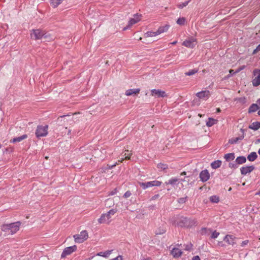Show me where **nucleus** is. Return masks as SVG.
<instances>
[{
    "mask_svg": "<svg viewBox=\"0 0 260 260\" xmlns=\"http://www.w3.org/2000/svg\"><path fill=\"white\" fill-rule=\"evenodd\" d=\"M169 25H165L160 26L157 30L155 31H148L145 33L144 37L145 38L156 37L162 33L167 32L169 29Z\"/></svg>",
    "mask_w": 260,
    "mask_h": 260,
    "instance_id": "nucleus-1",
    "label": "nucleus"
},
{
    "mask_svg": "<svg viewBox=\"0 0 260 260\" xmlns=\"http://www.w3.org/2000/svg\"><path fill=\"white\" fill-rule=\"evenodd\" d=\"M31 38L34 40L43 39L47 38L48 35L44 31L39 29H33L30 34Z\"/></svg>",
    "mask_w": 260,
    "mask_h": 260,
    "instance_id": "nucleus-2",
    "label": "nucleus"
},
{
    "mask_svg": "<svg viewBox=\"0 0 260 260\" xmlns=\"http://www.w3.org/2000/svg\"><path fill=\"white\" fill-rule=\"evenodd\" d=\"M48 126L46 125L45 126L38 125L36 131V135L37 138H40L46 136L48 134Z\"/></svg>",
    "mask_w": 260,
    "mask_h": 260,
    "instance_id": "nucleus-3",
    "label": "nucleus"
},
{
    "mask_svg": "<svg viewBox=\"0 0 260 260\" xmlns=\"http://www.w3.org/2000/svg\"><path fill=\"white\" fill-rule=\"evenodd\" d=\"M161 184V182L158 180H154L147 182L140 183V186L143 189L151 187L153 186H159Z\"/></svg>",
    "mask_w": 260,
    "mask_h": 260,
    "instance_id": "nucleus-4",
    "label": "nucleus"
},
{
    "mask_svg": "<svg viewBox=\"0 0 260 260\" xmlns=\"http://www.w3.org/2000/svg\"><path fill=\"white\" fill-rule=\"evenodd\" d=\"M88 237V233L86 231H82L80 234L74 235L75 241L77 243H82L86 240Z\"/></svg>",
    "mask_w": 260,
    "mask_h": 260,
    "instance_id": "nucleus-5",
    "label": "nucleus"
},
{
    "mask_svg": "<svg viewBox=\"0 0 260 260\" xmlns=\"http://www.w3.org/2000/svg\"><path fill=\"white\" fill-rule=\"evenodd\" d=\"M237 238L231 235H226L223 238V241L229 245L234 246L236 244Z\"/></svg>",
    "mask_w": 260,
    "mask_h": 260,
    "instance_id": "nucleus-6",
    "label": "nucleus"
},
{
    "mask_svg": "<svg viewBox=\"0 0 260 260\" xmlns=\"http://www.w3.org/2000/svg\"><path fill=\"white\" fill-rule=\"evenodd\" d=\"M197 43V40L194 38H191L188 40H185L183 42L182 45L186 47L193 48L195 47Z\"/></svg>",
    "mask_w": 260,
    "mask_h": 260,
    "instance_id": "nucleus-7",
    "label": "nucleus"
},
{
    "mask_svg": "<svg viewBox=\"0 0 260 260\" xmlns=\"http://www.w3.org/2000/svg\"><path fill=\"white\" fill-rule=\"evenodd\" d=\"M196 96L200 99L206 101L210 96V92L209 90H203L197 92Z\"/></svg>",
    "mask_w": 260,
    "mask_h": 260,
    "instance_id": "nucleus-8",
    "label": "nucleus"
},
{
    "mask_svg": "<svg viewBox=\"0 0 260 260\" xmlns=\"http://www.w3.org/2000/svg\"><path fill=\"white\" fill-rule=\"evenodd\" d=\"M20 225V221H17L15 222L9 223L10 227V234L13 235L15 234L19 230Z\"/></svg>",
    "mask_w": 260,
    "mask_h": 260,
    "instance_id": "nucleus-9",
    "label": "nucleus"
},
{
    "mask_svg": "<svg viewBox=\"0 0 260 260\" xmlns=\"http://www.w3.org/2000/svg\"><path fill=\"white\" fill-rule=\"evenodd\" d=\"M77 249V247L76 245H74L72 246H70L66 248L61 254V257H65L66 256L71 254L74 251H75Z\"/></svg>",
    "mask_w": 260,
    "mask_h": 260,
    "instance_id": "nucleus-10",
    "label": "nucleus"
},
{
    "mask_svg": "<svg viewBox=\"0 0 260 260\" xmlns=\"http://www.w3.org/2000/svg\"><path fill=\"white\" fill-rule=\"evenodd\" d=\"M254 76H257L252 80V84L254 86H257L260 84V70L256 69L253 71Z\"/></svg>",
    "mask_w": 260,
    "mask_h": 260,
    "instance_id": "nucleus-11",
    "label": "nucleus"
},
{
    "mask_svg": "<svg viewBox=\"0 0 260 260\" xmlns=\"http://www.w3.org/2000/svg\"><path fill=\"white\" fill-rule=\"evenodd\" d=\"M151 95L157 98H164L167 96L165 91L159 89H152L151 90Z\"/></svg>",
    "mask_w": 260,
    "mask_h": 260,
    "instance_id": "nucleus-12",
    "label": "nucleus"
},
{
    "mask_svg": "<svg viewBox=\"0 0 260 260\" xmlns=\"http://www.w3.org/2000/svg\"><path fill=\"white\" fill-rule=\"evenodd\" d=\"M200 178L203 182L207 181L210 178V174L207 170L202 171L200 174Z\"/></svg>",
    "mask_w": 260,
    "mask_h": 260,
    "instance_id": "nucleus-13",
    "label": "nucleus"
},
{
    "mask_svg": "<svg viewBox=\"0 0 260 260\" xmlns=\"http://www.w3.org/2000/svg\"><path fill=\"white\" fill-rule=\"evenodd\" d=\"M110 218L111 216H110L107 213L106 214H103L101 217L98 219V221L100 223H109Z\"/></svg>",
    "mask_w": 260,
    "mask_h": 260,
    "instance_id": "nucleus-14",
    "label": "nucleus"
},
{
    "mask_svg": "<svg viewBox=\"0 0 260 260\" xmlns=\"http://www.w3.org/2000/svg\"><path fill=\"white\" fill-rule=\"evenodd\" d=\"M254 169L252 166L243 167L241 168V173L243 175H246L247 173H250Z\"/></svg>",
    "mask_w": 260,
    "mask_h": 260,
    "instance_id": "nucleus-15",
    "label": "nucleus"
},
{
    "mask_svg": "<svg viewBox=\"0 0 260 260\" xmlns=\"http://www.w3.org/2000/svg\"><path fill=\"white\" fill-rule=\"evenodd\" d=\"M142 19V15L140 14H135L131 18V25L135 24L139 22Z\"/></svg>",
    "mask_w": 260,
    "mask_h": 260,
    "instance_id": "nucleus-16",
    "label": "nucleus"
},
{
    "mask_svg": "<svg viewBox=\"0 0 260 260\" xmlns=\"http://www.w3.org/2000/svg\"><path fill=\"white\" fill-rule=\"evenodd\" d=\"M179 179L177 178H171L168 181L165 182L166 185H171L173 186L177 185L178 184Z\"/></svg>",
    "mask_w": 260,
    "mask_h": 260,
    "instance_id": "nucleus-17",
    "label": "nucleus"
},
{
    "mask_svg": "<svg viewBox=\"0 0 260 260\" xmlns=\"http://www.w3.org/2000/svg\"><path fill=\"white\" fill-rule=\"evenodd\" d=\"M171 253L173 255V257H178L182 255V252L181 251V250L180 249H179L178 248H174L171 250Z\"/></svg>",
    "mask_w": 260,
    "mask_h": 260,
    "instance_id": "nucleus-18",
    "label": "nucleus"
},
{
    "mask_svg": "<svg viewBox=\"0 0 260 260\" xmlns=\"http://www.w3.org/2000/svg\"><path fill=\"white\" fill-rule=\"evenodd\" d=\"M188 219L186 217H182L180 218L179 221L177 223V225L183 227L187 225Z\"/></svg>",
    "mask_w": 260,
    "mask_h": 260,
    "instance_id": "nucleus-19",
    "label": "nucleus"
},
{
    "mask_svg": "<svg viewBox=\"0 0 260 260\" xmlns=\"http://www.w3.org/2000/svg\"><path fill=\"white\" fill-rule=\"evenodd\" d=\"M250 129L253 130H257L260 127V122L256 121L252 123L248 126Z\"/></svg>",
    "mask_w": 260,
    "mask_h": 260,
    "instance_id": "nucleus-20",
    "label": "nucleus"
},
{
    "mask_svg": "<svg viewBox=\"0 0 260 260\" xmlns=\"http://www.w3.org/2000/svg\"><path fill=\"white\" fill-rule=\"evenodd\" d=\"M27 137V135H25V134L23 135L20 137L14 138V139H13L12 140H11V142H13V143L19 142H20V141H22L23 140L26 139Z\"/></svg>",
    "mask_w": 260,
    "mask_h": 260,
    "instance_id": "nucleus-21",
    "label": "nucleus"
},
{
    "mask_svg": "<svg viewBox=\"0 0 260 260\" xmlns=\"http://www.w3.org/2000/svg\"><path fill=\"white\" fill-rule=\"evenodd\" d=\"M1 230L8 234H10V227L9 224H4L1 226Z\"/></svg>",
    "mask_w": 260,
    "mask_h": 260,
    "instance_id": "nucleus-22",
    "label": "nucleus"
},
{
    "mask_svg": "<svg viewBox=\"0 0 260 260\" xmlns=\"http://www.w3.org/2000/svg\"><path fill=\"white\" fill-rule=\"evenodd\" d=\"M221 161L220 160H215L211 164V167L214 169H216L217 168H219L221 166Z\"/></svg>",
    "mask_w": 260,
    "mask_h": 260,
    "instance_id": "nucleus-23",
    "label": "nucleus"
},
{
    "mask_svg": "<svg viewBox=\"0 0 260 260\" xmlns=\"http://www.w3.org/2000/svg\"><path fill=\"white\" fill-rule=\"evenodd\" d=\"M218 120L212 118H209L206 122V125L208 127H211L214 124L217 123Z\"/></svg>",
    "mask_w": 260,
    "mask_h": 260,
    "instance_id": "nucleus-24",
    "label": "nucleus"
},
{
    "mask_svg": "<svg viewBox=\"0 0 260 260\" xmlns=\"http://www.w3.org/2000/svg\"><path fill=\"white\" fill-rule=\"evenodd\" d=\"M224 158L228 161L232 160L235 158V154L234 153H227L224 155Z\"/></svg>",
    "mask_w": 260,
    "mask_h": 260,
    "instance_id": "nucleus-25",
    "label": "nucleus"
},
{
    "mask_svg": "<svg viewBox=\"0 0 260 260\" xmlns=\"http://www.w3.org/2000/svg\"><path fill=\"white\" fill-rule=\"evenodd\" d=\"M112 250H107L104 252H100L97 253L96 255L103 256L104 257H108L111 253Z\"/></svg>",
    "mask_w": 260,
    "mask_h": 260,
    "instance_id": "nucleus-26",
    "label": "nucleus"
},
{
    "mask_svg": "<svg viewBox=\"0 0 260 260\" xmlns=\"http://www.w3.org/2000/svg\"><path fill=\"white\" fill-rule=\"evenodd\" d=\"M257 154L256 152H251L247 156V158L249 161H254L257 158Z\"/></svg>",
    "mask_w": 260,
    "mask_h": 260,
    "instance_id": "nucleus-27",
    "label": "nucleus"
},
{
    "mask_svg": "<svg viewBox=\"0 0 260 260\" xmlns=\"http://www.w3.org/2000/svg\"><path fill=\"white\" fill-rule=\"evenodd\" d=\"M246 161V159L244 156H239L236 159V162L238 164H242L245 163Z\"/></svg>",
    "mask_w": 260,
    "mask_h": 260,
    "instance_id": "nucleus-28",
    "label": "nucleus"
},
{
    "mask_svg": "<svg viewBox=\"0 0 260 260\" xmlns=\"http://www.w3.org/2000/svg\"><path fill=\"white\" fill-rule=\"evenodd\" d=\"M258 109V106L256 104H252L250 106L249 108L248 111L249 113L254 112L257 111Z\"/></svg>",
    "mask_w": 260,
    "mask_h": 260,
    "instance_id": "nucleus-29",
    "label": "nucleus"
},
{
    "mask_svg": "<svg viewBox=\"0 0 260 260\" xmlns=\"http://www.w3.org/2000/svg\"><path fill=\"white\" fill-rule=\"evenodd\" d=\"M210 201L213 203H218L219 202V198L217 196H212L209 198Z\"/></svg>",
    "mask_w": 260,
    "mask_h": 260,
    "instance_id": "nucleus-30",
    "label": "nucleus"
},
{
    "mask_svg": "<svg viewBox=\"0 0 260 260\" xmlns=\"http://www.w3.org/2000/svg\"><path fill=\"white\" fill-rule=\"evenodd\" d=\"M50 1L53 7H56L61 3L63 0H51Z\"/></svg>",
    "mask_w": 260,
    "mask_h": 260,
    "instance_id": "nucleus-31",
    "label": "nucleus"
},
{
    "mask_svg": "<svg viewBox=\"0 0 260 260\" xmlns=\"http://www.w3.org/2000/svg\"><path fill=\"white\" fill-rule=\"evenodd\" d=\"M157 167L159 170H165L168 169V165L166 164L159 163L157 165Z\"/></svg>",
    "mask_w": 260,
    "mask_h": 260,
    "instance_id": "nucleus-32",
    "label": "nucleus"
},
{
    "mask_svg": "<svg viewBox=\"0 0 260 260\" xmlns=\"http://www.w3.org/2000/svg\"><path fill=\"white\" fill-rule=\"evenodd\" d=\"M186 19L184 17L179 18L177 21V23L179 25H184L185 24Z\"/></svg>",
    "mask_w": 260,
    "mask_h": 260,
    "instance_id": "nucleus-33",
    "label": "nucleus"
},
{
    "mask_svg": "<svg viewBox=\"0 0 260 260\" xmlns=\"http://www.w3.org/2000/svg\"><path fill=\"white\" fill-rule=\"evenodd\" d=\"M190 0L185 1L184 3L178 5L177 7L179 9H182L183 7H186L190 2Z\"/></svg>",
    "mask_w": 260,
    "mask_h": 260,
    "instance_id": "nucleus-34",
    "label": "nucleus"
},
{
    "mask_svg": "<svg viewBox=\"0 0 260 260\" xmlns=\"http://www.w3.org/2000/svg\"><path fill=\"white\" fill-rule=\"evenodd\" d=\"M197 72V70H192L189 71L188 72L185 73V74L186 76H191V75H192L194 74Z\"/></svg>",
    "mask_w": 260,
    "mask_h": 260,
    "instance_id": "nucleus-35",
    "label": "nucleus"
},
{
    "mask_svg": "<svg viewBox=\"0 0 260 260\" xmlns=\"http://www.w3.org/2000/svg\"><path fill=\"white\" fill-rule=\"evenodd\" d=\"M117 211L116 209H112L109 211L107 212V214L111 217V215H113Z\"/></svg>",
    "mask_w": 260,
    "mask_h": 260,
    "instance_id": "nucleus-36",
    "label": "nucleus"
},
{
    "mask_svg": "<svg viewBox=\"0 0 260 260\" xmlns=\"http://www.w3.org/2000/svg\"><path fill=\"white\" fill-rule=\"evenodd\" d=\"M219 233L215 231L212 233L211 237L212 239H215V238H217V237L219 236Z\"/></svg>",
    "mask_w": 260,
    "mask_h": 260,
    "instance_id": "nucleus-37",
    "label": "nucleus"
},
{
    "mask_svg": "<svg viewBox=\"0 0 260 260\" xmlns=\"http://www.w3.org/2000/svg\"><path fill=\"white\" fill-rule=\"evenodd\" d=\"M140 91V89L139 88L133 89H131V95L137 94L139 93Z\"/></svg>",
    "mask_w": 260,
    "mask_h": 260,
    "instance_id": "nucleus-38",
    "label": "nucleus"
},
{
    "mask_svg": "<svg viewBox=\"0 0 260 260\" xmlns=\"http://www.w3.org/2000/svg\"><path fill=\"white\" fill-rule=\"evenodd\" d=\"M240 139L239 138H233V139H232L231 140H230V141L229 142L231 143H236Z\"/></svg>",
    "mask_w": 260,
    "mask_h": 260,
    "instance_id": "nucleus-39",
    "label": "nucleus"
},
{
    "mask_svg": "<svg viewBox=\"0 0 260 260\" xmlns=\"http://www.w3.org/2000/svg\"><path fill=\"white\" fill-rule=\"evenodd\" d=\"M260 51V44L253 50V54H255Z\"/></svg>",
    "mask_w": 260,
    "mask_h": 260,
    "instance_id": "nucleus-40",
    "label": "nucleus"
},
{
    "mask_svg": "<svg viewBox=\"0 0 260 260\" xmlns=\"http://www.w3.org/2000/svg\"><path fill=\"white\" fill-rule=\"evenodd\" d=\"M249 243V241L248 240H245L244 241H243L241 244V246L242 247H244L245 246V245H247L248 243Z\"/></svg>",
    "mask_w": 260,
    "mask_h": 260,
    "instance_id": "nucleus-41",
    "label": "nucleus"
},
{
    "mask_svg": "<svg viewBox=\"0 0 260 260\" xmlns=\"http://www.w3.org/2000/svg\"><path fill=\"white\" fill-rule=\"evenodd\" d=\"M130 196V192L129 191H127L124 194L123 197L125 198H127Z\"/></svg>",
    "mask_w": 260,
    "mask_h": 260,
    "instance_id": "nucleus-42",
    "label": "nucleus"
},
{
    "mask_svg": "<svg viewBox=\"0 0 260 260\" xmlns=\"http://www.w3.org/2000/svg\"><path fill=\"white\" fill-rule=\"evenodd\" d=\"M192 245L190 244L186 246L185 249L187 250H190V249H192Z\"/></svg>",
    "mask_w": 260,
    "mask_h": 260,
    "instance_id": "nucleus-43",
    "label": "nucleus"
},
{
    "mask_svg": "<svg viewBox=\"0 0 260 260\" xmlns=\"http://www.w3.org/2000/svg\"><path fill=\"white\" fill-rule=\"evenodd\" d=\"M192 260H201V259L199 256H195L192 257Z\"/></svg>",
    "mask_w": 260,
    "mask_h": 260,
    "instance_id": "nucleus-44",
    "label": "nucleus"
},
{
    "mask_svg": "<svg viewBox=\"0 0 260 260\" xmlns=\"http://www.w3.org/2000/svg\"><path fill=\"white\" fill-rule=\"evenodd\" d=\"M69 116V115H63V116H61L60 117H59L57 119V120H59L60 119H62L63 118L66 117V116Z\"/></svg>",
    "mask_w": 260,
    "mask_h": 260,
    "instance_id": "nucleus-45",
    "label": "nucleus"
},
{
    "mask_svg": "<svg viewBox=\"0 0 260 260\" xmlns=\"http://www.w3.org/2000/svg\"><path fill=\"white\" fill-rule=\"evenodd\" d=\"M125 94L127 96L130 95V89L127 90L125 92Z\"/></svg>",
    "mask_w": 260,
    "mask_h": 260,
    "instance_id": "nucleus-46",
    "label": "nucleus"
},
{
    "mask_svg": "<svg viewBox=\"0 0 260 260\" xmlns=\"http://www.w3.org/2000/svg\"><path fill=\"white\" fill-rule=\"evenodd\" d=\"M229 73H230V74H234V73H235L234 72V70H230L229 71Z\"/></svg>",
    "mask_w": 260,
    "mask_h": 260,
    "instance_id": "nucleus-47",
    "label": "nucleus"
},
{
    "mask_svg": "<svg viewBox=\"0 0 260 260\" xmlns=\"http://www.w3.org/2000/svg\"><path fill=\"white\" fill-rule=\"evenodd\" d=\"M220 111H221V110H220V109L219 108H218L216 109V112L217 113H219V112H220Z\"/></svg>",
    "mask_w": 260,
    "mask_h": 260,
    "instance_id": "nucleus-48",
    "label": "nucleus"
},
{
    "mask_svg": "<svg viewBox=\"0 0 260 260\" xmlns=\"http://www.w3.org/2000/svg\"><path fill=\"white\" fill-rule=\"evenodd\" d=\"M115 193H116V189H115V191H112V192L110 193V194H111V195H113V194H114Z\"/></svg>",
    "mask_w": 260,
    "mask_h": 260,
    "instance_id": "nucleus-49",
    "label": "nucleus"
},
{
    "mask_svg": "<svg viewBox=\"0 0 260 260\" xmlns=\"http://www.w3.org/2000/svg\"><path fill=\"white\" fill-rule=\"evenodd\" d=\"M186 174V172L184 171L181 173V175H185Z\"/></svg>",
    "mask_w": 260,
    "mask_h": 260,
    "instance_id": "nucleus-50",
    "label": "nucleus"
},
{
    "mask_svg": "<svg viewBox=\"0 0 260 260\" xmlns=\"http://www.w3.org/2000/svg\"><path fill=\"white\" fill-rule=\"evenodd\" d=\"M125 158L127 159H130V156L128 155V154L125 156Z\"/></svg>",
    "mask_w": 260,
    "mask_h": 260,
    "instance_id": "nucleus-51",
    "label": "nucleus"
},
{
    "mask_svg": "<svg viewBox=\"0 0 260 260\" xmlns=\"http://www.w3.org/2000/svg\"><path fill=\"white\" fill-rule=\"evenodd\" d=\"M241 71V69H240V68L235 72L236 73H237Z\"/></svg>",
    "mask_w": 260,
    "mask_h": 260,
    "instance_id": "nucleus-52",
    "label": "nucleus"
},
{
    "mask_svg": "<svg viewBox=\"0 0 260 260\" xmlns=\"http://www.w3.org/2000/svg\"><path fill=\"white\" fill-rule=\"evenodd\" d=\"M176 43H177V41H174V42H173L172 43H171V44H172V45H175V44H176Z\"/></svg>",
    "mask_w": 260,
    "mask_h": 260,
    "instance_id": "nucleus-53",
    "label": "nucleus"
},
{
    "mask_svg": "<svg viewBox=\"0 0 260 260\" xmlns=\"http://www.w3.org/2000/svg\"><path fill=\"white\" fill-rule=\"evenodd\" d=\"M244 68H245V66H243L241 67L240 68V69H241V71L242 70H243V69H244Z\"/></svg>",
    "mask_w": 260,
    "mask_h": 260,
    "instance_id": "nucleus-54",
    "label": "nucleus"
},
{
    "mask_svg": "<svg viewBox=\"0 0 260 260\" xmlns=\"http://www.w3.org/2000/svg\"><path fill=\"white\" fill-rule=\"evenodd\" d=\"M231 76V74H230L228 75L225 77V78H230Z\"/></svg>",
    "mask_w": 260,
    "mask_h": 260,
    "instance_id": "nucleus-55",
    "label": "nucleus"
},
{
    "mask_svg": "<svg viewBox=\"0 0 260 260\" xmlns=\"http://www.w3.org/2000/svg\"><path fill=\"white\" fill-rule=\"evenodd\" d=\"M234 167V165H232V164H230V167L232 168V167Z\"/></svg>",
    "mask_w": 260,
    "mask_h": 260,
    "instance_id": "nucleus-56",
    "label": "nucleus"
},
{
    "mask_svg": "<svg viewBox=\"0 0 260 260\" xmlns=\"http://www.w3.org/2000/svg\"><path fill=\"white\" fill-rule=\"evenodd\" d=\"M258 153L260 155V148L259 149V150L258 151Z\"/></svg>",
    "mask_w": 260,
    "mask_h": 260,
    "instance_id": "nucleus-57",
    "label": "nucleus"
},
{
    "mask_svg": "<svg viewBox=\"0 0 260 260\" xmlns=\"http://www.w3.org/2000/svg\"><path fill=\"white\" fill-rule=\"evenodd\" d=\"M199 116L200 117H201L202 116V114H199Z\"/></svg>",
    "mask_w": 260,
    "mask_h": 260,
    "instance_id": "nucleus-58",
    "label": "nucleus"
},
{
    "mask_svg": "<svg viewBox=\"0 0 260 260\" xmlns=\"http://www.w3.org/2000/svg\"><path fill=\"white\" fill-rule=\"evenodd\" d=\"M258 114L260 115V110L258 111Z\"/></svg>",
    "mask_w": 260,
    "mask_h": 260,
    "instance_id": "nucleus-59",
    "label": "nucleus"
},
{
    "mask_svg": "<svg viewBox=\"0 0 260 260\" xmlns=\"http://www.w3.org/2000/svg\"><path fill=\"white\" fill-rule=\"evenodd\" d=\"M129 24H130V21H128V24L127 26H129Z\"/></svg>",
    "mask_w": 260,
    "mask_h": 260,
    "instance_id": "nucleus-60",
    "label": "nucleus"
},
{
    "mask_svg": "<svg viewBox=\"0 0 260 260\" xmlns=\"http://www.w3.org/2000/svg\"><path fill=\"white\" fill-rule=\"evenodd\" d=\"M2 147V145L0 144V148Z\"/></svg>",
    "mask_w": 260,
    "mask_h": 260,
    "instance_id": "nucleus-61",
    "label": "nucleus"
},
{
    "mask_svg": "<svg viewBox=\"0 0 260 260\" xmlns=\"http://www.w3.org/2000/svg\"><path fill=\"white\" fill-rule=\"evenodd\" d=\"M258 102L259 105H260V100H259Z\"/></svg>",
    "mask_w": 260,
    "mask_h": 260,
    "instance_id": "nucleus-62",
    "label": "nucleus"
},
{
    "mask_svg": "<svg viewBox=\"0 0 260 260\" xmlns=\"http://www.w3.org/2000/svg\"><path fill=\"white\" fill-rule=\"evenodd\" d=\"M70 133H71V131H69L68 134H69Z\"/></svg>",
    "mask_w": 260,
    "mask_h": 260,
    "instance_id": "nucleus-63",
    "label": "nucleus"
},
{
    "mask_svg": "<svg viewBox=\"0 0 260 260\" xmlns=\"http://www.w3.org/2000/svg\"><path fill=\"white\" fill-rule=\"evenodd\" d=\"M257 194L260 195V192H258Z\"/></svg>",
    "mask_w": 260,
    "mask_h": 260,
    "instance_id": "nucleus-64",
    "label": "nucleus"
}]
</instances>
